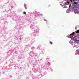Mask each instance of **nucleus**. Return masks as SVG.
Listing matches in <instances>:
<instances>
[{
    "label": "nucleus",
    "mask_w": 79,
    "mask_h": 79,
    "mask_svg": "<svg viewBox=\"0 0 79 79\" xmlns=\"http://www.w3.org/2000/svg\"><path fill=\"white\" fill-rule=\"evenodd\" d=\"M23 13L24 14V15H26V13L24 11L23 12Z\"/></svg>",
    "instance_id": "obj_6"
},
{
    "label": "nucleus",
    "mask_w": 79,
    "mask_h": 79,
    "mask_svg": "<svg viewBox=\"0 0 79 79\" xmlns=\"http://www.w3.org/2000/svg\"><path fill=\"white\" fill-rule=\"evenodd\" d=\"M50 44H53V43L52 42H51V41H50Z\"/></svg>",
    "instance_id": "obj_7"
},
{
    "label": "nucleus",
    "mask_w": 79,
    "mask_h": 79,
    "mask_svg": "<svg viewBox=\"0 0 79 79\" xmlns=\"http://www.w3.org/2000/svg\"><path fill=\"white\" fill-rule=\"evenodd\" d=\"M79 42V40H77L76 39H75L74 40V43L75 44H77V43H78V42Z\"/></svg>",
    "instance_id": "obj_2"
},
{
    "label": "nucleus",
    "mask_w": 79,
    "mask_h": 79,
    "mask_svg": "<svg viewBox=\"0 0 79 79\" xmlns=\"http://www.w3.org/2000/svg\"><path fill=\"white\" fill-rule=\"evenodd\" d=\"M68 3V4H67ZM67 3H65V5H68V4H69V1H68Z\"/></svg>",
    "instance_id": "obj_5"
},
{
    "label": "nucleus",
    "mask_w": 79,
    "mask_h": 79,
    "mask_svg": "<svg viewBox=\"0 0 79 79\" xmlns=\"http://www.w3.org/2000/svg\"><path fill=\"white\" fill-rule=\"evenodd\" d=\"M73 2V0H71V2Z\"/></svg>",
    "instance_id": "obj_11"
},
{
    "label": "nucleus",
    "mask_w": 79,
    "mask_h": 79,
    "mask_svg": "<svg viewBox=\"0 0 79 79\" xmlns=\"http://www.w3.org/2000/svg\"><path fill=\"white\" fill-rule=\"evenodd\" d=\"M24 6L25 9H27V7H26V4H25V3L24 4Z\"/></svg>",
    "instance_id": "obj_4"
},
{
    "label": "nucleus",
    "mask_w": 79,
    "mask_h": 79,
    "mask_svg": "<svg viewBox=\"0 0 79 79\" xmlns=\"http://www.w3.org/2000/svg\"><path fill=\"white\" fill-rule=\"evenodd\" d=\"M76 33L75 32H73V33L72 34H70V35L68 36V37L69 38H70L71 39H73V36H74V35Z\"/></svg>",
    "instance_id": "obj_1"
},
{
    "label": "nucleus",
    "mask_w": 79,
    "mask_h": 79,
    "mask_svg": "<svg viewBox=\"0 0 79 79\" xmlns=\"http://www.w3.org/2000/svg\"><path fill=\"white\" fill-rule=\"evenodd\" d=\"M76 33H77V34H79V30H77V31H76V32L75 33V34H76Z\"/></svg>",
    "instance_id": "obj_3"
},
{
    "label": "nucleus",
    "mask_w": 79,
    "mask_h": 79,
    "mask_svg": "<svg viewBox=\"0 0 79 79\" xmlns=\"http://www.w3.org/2000/svg\"><path fill=\"white\" fill-rule=\"evenodd\" d=\"M20 40H21V38H20Z\"/></svg>",
    "instance_id": "obj_10"
},
{
    "label": "nucleus",
    "mask_w": 79,
    "mask_h": 79,
    "mask_svg": "<svg viewBox=\"0 0 79 79\" xmlns=\"http://www.w3.org/2000/svg\"><path fill=\"white\" fill-rule=\"evenodd\" d=\"M74 4H76V5H77V2H74Z\"/></svg>",
    "instance_id": "obj_8"
},
{
    "label": "nucleus",
    "mask_w": 79,
    "mask_h": 79,
    "mask_svg": "<svg viewBox=\"0 0 79 79\" xmlns=\"http://www.w3.org/2000/svg\"><path fill=\"white\" fill-rule=\"evenodd\" d=\"M69 6V7H70V6H71V5H70V6Z\"/></svg>",
    "instance_id": "obj_12"
},
{
    "label": "nucleus",
    "mask_w": 79,
    "mask_h": 79,
    "mask_svg": "<svg viewBox=\"0 0 79 79\" xmlns=\"http://www.w3.org/2000/svg\"><path fill=\"white\" fill-rule=\"evenodd\" d=\"M76 1H77V0H76ZM73 2H75V0H73Z\"/></svg>",
    "instance_id": "obj_9"
}]
</instances>
